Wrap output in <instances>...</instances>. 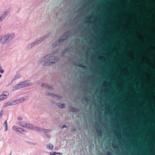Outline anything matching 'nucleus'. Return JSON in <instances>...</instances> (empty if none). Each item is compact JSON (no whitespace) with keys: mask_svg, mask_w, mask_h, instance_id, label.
Listing matches in <instances>:
<instances>
[{"mask_svg":"<svg viewBox=\"0 0 155 155\" xmlns=\"http://www.w3.org/2000/svg\"><path fill=\"white\" fill-rule=\"evenodd\" d=\"M14 36L15 34L14 33H11L9 34H7L3 38V44H5V43H6L12 39Z\"/></svg>","mask_w":155,"mask_h":155,"instance_id":"obj_1","label":"nucleus"},{"mask_svg":"<svg viewBox=\"0 0 155 155\" xmlns=\"http://www.w3.org/2000/svg\"><path fill=\"white\" fill-rule=\"evenodd\" d=\"M52 60H55V61H58V58L57 57L54 56L51 57L50 59L44 63V65L45 66H48L54 63L55 61H52Z\"/></svg>","mask_w":155,"mask_h":155,"instance_id":"obj_2","label":"nucleus"},{"mask_svg":"<svg viewBox=\"0 0 155 155\" xmlns=\"http://www.w3.org/2000/svg\"><path fill=\"white\" fill-rule=\"evenodd\" d=\"M30 84L29 81H25L20 83L19 84H17L15 85V87L17 89L20 87H23L25 86H27Z\"/></svg>","mask_w":155,"mask_h":155,"instance_id":"obj_3","label":"nucleus"},{"mask_svg":"<svg viewBox=\"0 0 155 155\" xmlns=\"http://www.w3.org/2000/svg\"><path fill=\"white\" fill-rule=\"evenodd\" d=\"M12 129L14 131L18 132L22 134H25L27 132L26 130H24L22 128L16 126H13L12 127Z\"/></svg>","mask_w":155,"mask_h":155,"instance_id":"obj_4","label":"nucleus"},{"mask_svg":"<svg viewBox=\"0 0 155 155\" xmlns=\"http://www.w3.org/2000/svg\"><path fill=\"white\" fill-rule=\"evenodd\" d=\"M38 127H36L30 124L27 123L26 125V127H25L29 130H35L37 131V129L38 128Z\"/></svg>","mask_w":155,"mask_h":155,"instance_id":"obj_5","label":"nucleus"},{"mask_svg":"<svg viewBox=\"0 0 155 155\" xmlns=\"http://www.w3.org/2000/svg\"><path fill=\"white\" fill-rule=\"evenodd\" d=\"M51 131L52 130L51 129H42L41 128L38 127V128L37 130V131L39 132H43L45 133L50 132H51Z\"/></svg>","mask_w":155,"mask_h":155,"instance_id":"obj_6","label":"nucleus"},{"mask_svg":"<svg viewBox=\"0 0 155 155\" xmlns=\"http://www.w3.org/2000/svg\"><path fill=\"white\" fill-rule=\"evenodd\" d=\"M44 37L43 38H41L39 40H38V41H37L35 42L32 43L31 44L28 45V49H30L32 47L34 46L35 45H37V44L40 43L41 41H43L44 40Z\"/></svg>","mask_w":155,"mask_h":155,"instance_id":"obj_7","label":"nucleus"},{"mask_svg":"<svg viewBox=\"0 0 155 155\" xmlns=\"http://www.w3.org/2000/svg\"><path fill=\"white\" fill-rule=\"evenodd\" d=\"M8 95L9 93L8 92H4L2 94L0 95V101H2L6 99L7 98V96Z\"/></svg>","mask_w":155,"mask_h":155,"instance_id":"obj_8","label":"nucleus"},{"mask_svg":"<svg viewBox=\"0 0 155 155\" xmlns=\"http://www.w3.org/2000/svg\"><path fill=\"white\" fill-rule=\"evenodd\" d=\"M65 34L62 37H61L58 40V41H57L56 42L55 45H57L59 44L60 42H61L62 41L65 40L68 38V36H65Z\"/></svg>","mask_w":155,"mask_h":155,"instance_id":"obj_9","label":"nucleus"},{"mask_svg":"<svg viewBox=\"0 0 155 155\" xmlns=\"http://www.w3.org/2000/svg\"><path fill=\"white\" fill-rule=\"evenodd\" d=\"M27 123L24 121H19L18 122V125L21 127H25Z\"/></svg>","mask_w":155,"mask_h":155,"instance_id":"obj_10","label":"nucleus"},{"mask_svg":"<svg viewBox=\"0 0 155 155\" xmlns=\"http://www.w3.org/2000/svg\"><path fill=\"white\" fill-rule=\"evenodd\" d=\"M9 11V9H7L6 11L4 12L3 14L1 15L0 17V21H2V20L4 19L7 16V15H6V13H7V11L8 12Z\"/></svg>","mask_w":155,"mask_h":155,"instance_id":"obj_11","label":"nucleus"},{"mask_svg":"<svg viewBox=\"0 0 155 155\" xmlns=\"http://www.w3.org/2000/svg\"><path fill=\"white\" fill-rule=\"evenodd\" d=\"M23 100H24L23 98H20V99H18V100H15V101L14 102H12V103H11V102H10L9 103V104H8V105H12V103L17 104V103L21 102V101H23Z\"/></svg>","mask_w":155,"mask_h":155,"instance_id":"obj_12","label":"nucleus"},{"mask_svg":"<svg viewBox=\"0 0 155 155\" xmlns=\"http://www.w3.org/2000/svg\"><path fill=\"white\" fill-rule=\"evenodd\" d=\"M46 148L48 150H52L53 149L54 146L52 144L49 143L46 145Z\"/></svg>","mask_w":155,"mask_h":155,"instance_id":"obj_13","label":"nucleus"},{"mask_svg":"<svg viewBox=\"0 0 155 155\" xmlns=\"http://www.w3.org/2000/svg\"><path fill=\"white\" fill-rule=\"evenodd\" d=\"M50 155H55L56 154H59V155H62V153L58 152L56 151H53L50 152L49 153Z\"/></svg>","mask_w":155,"mask_h":155,"instance_id":"obj_14","label":"nucleus"},{"mask_svg":"<svg viewBox=\"0 0 155 155\" xmlns=\"http://www.w3.org/2000/svg\"><path fill=\"white\" fill-rule=\"evenodd\" d=\"M42 86H44L45 87L47 88H48L50 89H53L54 88L53 86H50L48 85L45 84H43L42 85Z\"/></svg>","mask_w":155,"mask_h":155,"instance_id":"obj_15","label":"nucleus"},{"mask_svg":"<svg viewBox=\"0 0 155 155\" xmlns=\"http://www.w3.org/2000/svg\"><path fill=\"white\" fill-rule=\"evenodd\" d=\"M4 126L5 127V131H7L8 130V124L7 121V120H5L4 122Z\"/></svg>","mask_w":155,"mask_h":155,"instance_id":"obj_16","label":"nucleus"},{"mask_svg":"<svg viewBox=\"0 0 155 155\" xmlns=\"http://www.w3.org/2000/svg\"><path fill=\"white\" fill-rule=\"evenodd\" d=\"M52 96H53L54 97H56V98H57L58 100H61V97L59 95H54V94H51V95Z\"/></svg>","mask_w":155,"mask_h":155,"instance_id":"obj_17","label":"nucleus"},{"mask_svg":"<svg viewBox=\"0 0 155 155\" xmlns=\"http://www.w3.org/2000/svg\"><path fill=\"white\" fill-rule=\"evenodd\" d=\"M97 133L99 136H101L102 135V132L101 130H97Z\"/></svg>","mask_w":155,"mask_h":155,"instance_id":"obj_18","label":"nucleus"},{"mask_svg":"<svg viewBox=\"0 0 155 155\" xmlns=\"http://www.w3.org/2000/svg\"><path fill=\"white\" fill-rule=\"evenodd\" d=\"M3 110H2L0 111V120L2 119V115H3Z\"/></svg>","mask_w":155,"mask_h":155,"instance_id":"obj_19","label":"nucleus"},{"mask_svg":"<svg viewBox=\"0 0 155 155\" xmlns=\"http://www.w3.org/2000/svg\"><path fill=\"white\" fill-rule=\"evenodd\" d=\"M78 66L83 68H85L86 67L85 66L83 65L82 64L80 63H78Z\"/></svg>","mask_w":155,"mask_h":155,"instance_id":"obj_20","label":"nucleus"},{"mask_svg":"<svg viewBox=\"0 0 155 155\" xmlns=\"http://www.w3.org/2000/svg\"><path fill=\"white\" fill-rule=\"evenodd\" d=\"M117 137L119 138V137H120V138H121V136L120 132H118V133L117 134Z\"/></svg>","mask_w":155,"mask_h":155,"instance_id":"obj_21","label":"nucleus"},{"mask_svg":"<svg viewBox=\"0 0 155 155\" xmlns=\"http://www.w3.org/2000/svg\"><path fill=\"white\" fill-rule=\"evenodd\" d=\"M18 120H19V121H22V120L23 119L21 117H18Z\"/></svg>","mask_w":155,"mask_h":155,"instance_id":"obj_22","label":"nucleus"},{"mask_svg":"<svg viewBox=\"0 0 155 155\" xmlns=\"http://www.w3.org/2000/svg\"><path fill=\"white\" fill-rule=\"evenodd\" d=\"M107 155H113V154L111 153L109 151H107Z\"/></svg>","mask_w":155,"mask_h":155,"instance_id":"obj_23","label":"nucleus"},{"mask_svg":"<svg viewBox=\"0 0 155 155\" xmlns=\"http://www.w3.org/2000/svg\"><path fill=\"white\" fill-rule=\"evenodd\" d=\"M49 56V55H47L45 57H44L43 59H47L49 57H50V56H49V57H48V56Z\"/></svg>","mask_w":155,"mask_h":155,"instance_id":"obj_24","label":"nucleus"},{"mask_svg":"<svg viewBox=\"0 0 155 155\" xmlns=\"http://www.w3.org/2000/svg\"><path fill=\"white\" fill-rule=\"evenodd\" d=\"M67 127H68L66 125H64L62 126V129H63L64 127L67 128Z\"/></svg>","mask_w":155,"mask_h":155,"instance_id":"obj_25","label":"nucleus"},{"mask_svg":"<svg viewBox=\"0 0 155 155\" xmlns=\"http://www.w3.org/2000/svg\"><path fill=\"white\" fill-rule=\"evenodd\" d=\"M67 50H63L62 51V53L63 54L65 53H66L67 52Z\"/></svg>","mask_w":155,"mask_h":155,"instance_id":"obj_26","label":"nucleus"},{"mask_svg":"<svg viewBox=\"0 0 155 155\" xmlns=\"http://www.w3.org/2000/svg\"><path fill=\"white\" fill-rule=\"evenodd\" d=\"M4 72V70H2L0 68V72L1 73H3Z\"/></svg>","mask_w":155,"mask_h":155,"instance_id":"obj_27","label":"nucleus"},{"mask_svg":"<svg viewBox=\"0 0 155 155\" xmlns=\"http://www.w3.org/2000/svg\"><path fill=\"white\" fill-rule=\"evenodd\" d=\"M76 130V129L74 128H72L71 130L72 131H74Z\"/></svg>","mask_w":155,"mask_h":155,"instance_id":"obj_28","label":"nucleus"},{"mask_svg":"<svg viewBox=\"0 0 155 155\" xmlns=\"http://www.w3.org/2000/svg\"><path fill=\"white\" fill-rule=\"evenodd\" d=\"M46 136L47 137L50 138V136L48 134H46Z\"/></svg>","mask_w":155,"mask_h":155,"instance_id":"obj_29","label":"nucleus"},{"mask_svg":"<svg viewBox=\"0 0 155 155\" xmlns=\"http://www.w3.org/2000/svg\"><path fill=\"white\" fill-rule=\"evenodd\" d=\"M61 105H62L61 107H65V104H61Z\"/></svg>","mask_w":155,"mask_h":155,"instance_id":"obj_30","label":"nucleus"},{"mask_svg":"<svg viewBox=\"0 0 155 155\" xmlns=\"http://www.w3.org/2000/svg\"><path fill=\"white\" fill-rule=\"evenodd\" d=\"M2 40V36H0V42Z\"/></svg>","mask_w":155,"mask_h":155,"instance_id":"obj_31","label":"nucleus"},{"mask_svg":"<svg viewBox=\"0 0 155 155\" xmlns=\"http://www.w3.org/2000/svg\"><path fill=\"white\" fill-rule=\"evenodd\" d=\"M31 145H35L36 144H35L34 143H31Z\"/></svg>","mask_w":155,"mask_h":155,"instance_id":"obj_32","label":"nucleus"},{"mask_svg":"<svg viewBox=\"0 0 155 155\" xmlns=\"http://www.w3.org/2000/svg\"><path fill=\"white\" fill-rule=\"evenodd\" d=\"M2 75L1 74H0V78L1 77Z\"/></svg>","mask_w":155,"mask_h":155,"instance_id":"obj_33","label":"nucleus"},{"mask_svg":"<svg viewBox=\"0 0 155 155\" xmlns=\"http://www.w3.org/2000/svg\"><path fill=\"white\" fill-rule=\"evenodd\" d=\"M87 18H88V19H89L90 18H89L88 17H87Z\"/></svg>","mask_w":155,"mask_h":155,"instance_id":"obj_34","label":"nucleus"},{"mask_svg":"<svg viewBox=\"0 0 155 155\" xmlns=\"http://www.w3.org/2000/svg\"><path fill=\"white\" fill-rule=\"evenodd\" d=\"M62 108H64V107H61Z\"/></svg>","mask_w":155,"mask_h":155,"instance_id":"obj_35","label":"nucleus"},{"mask_svg":"<svg viewBox=\"0 0 155 155\" xmlns=\"http://www.w3.org/2000/svg\"><path fill=\"white\" fill-rule=\"evenodd\" d=\"M14 104H13V105H14V104H14Z\"/></svg>","mask_w":155,"mask_h":155,"instance_id":"obj_36","label":"nucleus"},{"mask_svg":"<svg viewBox=\"0 0 155 155\" xmlns=\"http://www.w3.org/2000/svg\"><path fill=\"white\" fill-rule=\"evenodd\" d=\"M110 107V108H111L112 107Z\"/></svg>","mask_w":155,"mask_h":155,"instance_id":"obj_37","label":"nucleus"},{"mask_svg":"<svg viewBox=\"0 0 155 155\" xmlns=\"http://www.w3.org/2000/svg\"><path fill=\"white\" fill-rule=\"evenodd\" d=\"M1 28H0V29Z\"/></svg>","mask_w":155,"mask_h":155,"instance_id":"obj_38","label":"nucleus"},{"mask_svg":"<svg viewBox=\"0 0 155 155\" xmlns=\"http://www.w3.org/2000/svg\"><path fill=\"white\" fill-rule=\"evenodd\" d=\"M9 155H11L10 154Z\"/></svg>","mask_w":155,"mask_h":155,"instance_id":"obj_39","label":"nucleus"}]
</instances>
